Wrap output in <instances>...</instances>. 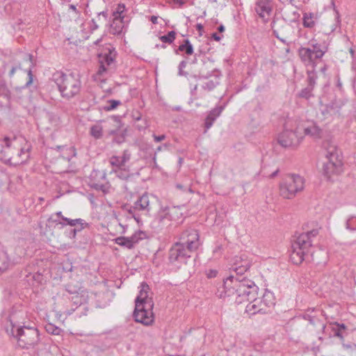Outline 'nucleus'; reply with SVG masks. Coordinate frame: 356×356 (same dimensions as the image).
<instances>
[{
  "mask_svg": "<svg viewBox=\"0 0 356 356\" xmlns=\"http://www.w3.org/2000/svg\"><path fill=\"white\" fill-rule=\"evenodd\" d=\"M342 346L346 349L356 350V343H350V344L342 343Z\"/></svg>",
  "mask_w": 356,
  "mask_h": 356,
  "instance_id": "55",
  "label": "nucleus"
},
{
  "mask_svg": "<svg viewBox=\"0 0 356 356\" xmlns=\"http://www.w3.org/2000/svg\"><path fill=\"white\" fill-rule=\"evenodd\" d=\"M176 38V33L174 31H169L168 34L162 35L159 38L163 43L171 44L174 42Z\"/></svg>",
  "mask_w": 356,
  "mask_h": 356,
  "instance_id": "37",
  "label": "nucleus"
},
{
  "mask_svg": "<svg viewBox=\"0 0 356 356\" xmlns=\"http://www.w3.org/2000/svg\"><path fill=\"white\" fill-rule=\"evenodd\" d=\"M153 137H154V140L157 143L165 140L166 138L165 135H164V134H162L160 136L153 135Z\"/></svg>",
  "mask_w": 356,
  "mask_h": 356,
  "instance_id": "53",
  "label": "nucleus"
},
{
  "mask_svg": "<svg viewBox=\"0 0 356 356\" xmlns=\"http://www.w3.org/2000/svg\"><path fill=\"white\" fill-rule=\"evenodd\" d=\"M254 10L261 18H268L272 12L271 0H258L255 3Z\"/></svg>",
  "mask_w": 356,
  "mask_h": 356,
  "instance_id": "17",
  "label": "nucleus"
},
{
  "mask_svg": "<svg viewBox=\"0 0 356 356\" xmlns=\"http://www.w3.org/2000/svg\"><path fill=\"white\" fill-rule=\"evenodd\" d=\"M341 108V104L339 102L333 101L325 106L322 111V114L325 116L327 115H334L339 114Z\"/></svg>",
  "mask_w": 356,
  "mask_h": 356,
  "instance_id": "26",
  "label": "nucleus"
},
{
  "mask_svg": "<svg viewBox=\"0 0 356 356\" xmlns=\"http://www.w3.org/2000/svg\"><path fill=\"white\" fill-rule=\"evenodd\" d=\"M122 158L118 156H112L109 160L110 164L113 167H115L117 169L122 168L125 163L122 162Z\"/></svg>",
  "mask_w": 356,
  "mask_h": 356,
  "instance_id": "36",
  "label": "nucleus"
},
{
  "mask_svg": "<svg viewBox=\"0 0 356 356\" xmlns=\"http://www.w3.org/2000/svg\"><path fill=\"white\" fill-rule=\"evenodd\" d=\"M178 210L179 209L173 207H166L163 209L157 216V220L159 222H163L165 219L168 220H172L175 219V216H178Z\"/></svg>",
  "mask_w": 356,
  "mask_h": 356,
  "instance_id": "20",
  "label": "nucleus"
},
{
  "mask_svg": "<svg viewBox=\"0 0 356 356\" xmlns=\"http://www.w3.org/2000/svg\"><path fill=\"white\" fill-rule=\"evenodd\" d=\"M309 321L310 324H314V318L309 314H305L302 316H298L291 319L289 322L291 326H296L301 325L305 321Z\"/></svg>",
  "mask_w": 356,
  "mask_h": 356,
  "instance_id": "29",
  "label": "nucleus"
},
{
  "mask_svg": "<svg viewBox=\"0 0 356 356\" xmlns=\"http://www.w3.org/2000/svg\"><path fill=\"white\" fill-rule=\"evenodd\" d=\"M78 222H81V218L70 219L64 216L62 220L61 225L64 227L65 225L76 226Z\"/></svg>",
  "mask_w": 356,
  "mask_h": 356,
  "instance_id": "43",
  "label": "nucleus"
},
{
  "mask_svg": "<svg viewBox=\"0 0 356 356\" xmlns=\"http://www.w3.org/2000/svg\"><path fill=\"white\" fill-rule=\"evenodd\" d=\"M133 207L137 211H145L149 213L150 207L149 197L147 193H144L138 197V199L134 203Z\"/></svg>",
  "mask_w": 356,
  "mask_h": 356,
  "instance_id": "18",
  "label": "nucleus"
},
{
  "mask_svg": "<svg viewBox=\"0 0 356 356\" xmlns=\"http://www.w3.org/2000/svg\"><path fill=\"white\" fill-rule=\"evenodd\" d=\"M149 289V286L145 282L141 283L139 294L135 300L136 305H145V306L148 307L149 309L153 308V301L152 300V298H148Z\"/></svg>",
  "mask_w": 356,
  "mask_h": 356,
  "instance_id": "16",
  "label": "nucleus"
},
{
  "mask_svg": "<svg viewBox=\"0 0 356 356\" xmlns=\"http://www.w3.org/2000/svg\"><path fill=\"white\" fill-rule=\"evenodd\" d=\"M225 292L219 291L216 295L219 298L227 299L229 301H234L236 304H241L249 301L246 306L245 312L250 315L257 313L266 314L268 311L261 304L260 298H257L258 286L251 280H229L227 281Z\"/></svg>",
  "mask_w": 356,
  "mask_h": 356,
  "instance_id": "1",
  "label": "nucleus"
},
{
  "mask_svg": "<svg viewBox=\"0 0 356 356\" xmlns=\"http://www.w3.org/2000/svg\"><path fill=\"white\" fill-rule=\"evenodd\" d=\"M186 65H187V62L186 60H181L179 63V66H178V69H179L178 74L179 76H186L188 74L187 72H186L183 70V69L186 67Z\"/></svg>",
  "mask_w": 356,
  "mask_h": 356,
  "instance_id": "48",
  "label": "nucleus"
},
{
  "mask_svg": "<svg viewBox=\"0 0 356 356\" xmlns=\"http://www.w3.org/2000/svg\"><path fill=\"white\" fill-rule=\"evenodd\" d=\"M305 188V179L299 175H287L280 184V195L292 199Z\"/></svg>",
  "mask_w": 356,
  "mask_h": 356,
  "instance_id": "6",
  "label": "nucleus"
},
{
  "mask_svg": "<svg viewBox=\"0 0 356 356\" xmlns=\"http://www.w3.org/2000/svg\"><path fill=\"white\" fill-rule=\"evenodd\" d=\"M21 69H22V66L19 63H16L15 65H13L11 69L9 71V73H8L10 77H12L15 74L17 70H21Z\"/></svg>",
  "mask_w": 356,
  "mask_h": 356,
  "instance_id": "51",
  "label": "nucleus"
},
{
  "mask_svg": "<svg viewBox=\"0 0 356 356\" xmlns=\"http://www.w3.org/2000/svg\"><path fill=\"white\" fill-rule=\"evenodd\" d=\"M302 24L305 28H313L316 24V16L312 13H304Z\"/></svg>",
  "mask_w": 356,
  "mask_h": 356,
  "instance_id": "28",
  "label": "nucleus"
},
{
  "mask_svg": "<svg viewBox=\"0 0 356 356\" xmlns=\"http://www.w3.org/2000/svg\"><path fill=\"white\" fill-rule=\"evenodd\" d=\"M131 156V154L129 149H125L122 152V156H120L122 160V162H124V163H127L130 161Z\"/></svg>",
  "mask_w": 356,
  "mask_h": 356,
  "instance_id": "50",
  "label": "nucleus"
},
{
  "mask_svg": "<svg viewBox=\"0 0 356 356\" xmlns=\"http://www.w3.org/2000/svg\"><path fill=\"white\" fill-rule=\"evenodd\" d=\"M346 227L350 231L356 230V216H352L348 218L346 222Z\"/></svg>",
  "mask_w": 356,
  "mask_h": 356,
  "instance_id": "42",
  "label": "nucleus"
},
{
  "mask_svg": "<svg viewBox=\"0 0 356 356\" xmlns=\"http://www.w3.org/2000/svg\"><path fill=\"white\" fill-rule=\"evenodd\" d=\"M219 84V82L217 81V79H216V80H209V81H207L206 82H204L202 86V88L204 90H207V91H211L213 90Z\"/></svg>",
  "mask_w": 356,
  "mask_h": 356,
  "instance_id": "41",
  "label": "nucleus"
},
{
  "mask_svg": "<svg viewBox=\"0 0 356 356\" xmlns=\"http://www.w3.org/2000/svg\"><path fill=\"white\" fill-rule=\"evenodd\" d=\"M127 211H128V213L129 214L132 215V216L134 218L135 220L138 221V219L136 218V216L134 214L135 211H137V209H134L133 206H131V207H129V208L127 209Z\"/></svg>",
  "mask_w": 356,
  "mask_h": 356,
  "instance_id": "54",
  "label": "nucleus"
},
{
  "mask_svg": "<svg viewBox=\"0 0 356 356\" xmlns=\"http://www.w3.org/2000/svg\"><path fill=\"white\" fill-rule=\"evenodd\" d=\"M206 274L208 278H213L216 277L218 271L214 269H210L208 271H207Z\"/></svg>",
  "mask_w": 356,
  "mask_h": 356,
  "instance_id": "52",
  "label": "nucleus"
},
{
  "mask_svg": "<svg viewBox=\"0 0 356 356\" xmlns=\"http://www.w3.org/2000/svg\"><path fill=\"white\" fill-rule=\"evenodd\" d=\"M262 302L261 304L264 308L268 312V309L273 307L275 304V299L273 292L268 289L265 290L262 296V298L260 299Z\"/></svg>",
  "mask_w": 356,
  "mask_h": 356,
  "instance_id": "24",
  "label": "nucleus"
},
{
  "mask_svg": "<svg viewBox=\"0 0 356 356\" xmlns=\"http://www.w3.org/2000/svg\"><path fill=\"white\" fill-rule=\"evenodd\" d=\"M302 140L296 131L289 129L284 130L278 135L277 143L283 147H297Z\"/></svg>",
  "mask_w": 356,
  "mask_h": 356,
  "instance_id": "12",
  "label": "nucleus"
},
{
  "mask_svg": "<svg viewBox=\"0 0 356 356\" xmlns=\"http://www.w3.org/2000/svg\"><path fill=\"white\" fill-rule=\"evenodd\" d=\"M145 236L146 234L144 232L139 230L128 238L134 247V245L137 244L140 240L143 239Z\"/></svg>",
  "mask_w": 356,
  "mask_h": 356,
  "instance_id": "34",
  "label": "nucleus"
},
{
  "mask_svg": "<svg viewBox=\"0 0 356 356\" xmlns=\"http://www.w3.org/2000/svg\"><path fill=\"white\" fill-rule=\"evenodd\" d=\"M332 331L334 333V336L343 341L344 337L347 334V326L343 323H339L337 322L331 323Z\"/></svg>",
  "mask_w": 356,
  "mask_h": 356,
  "instance_id": "23",
  "label": "nucleus"
},
{
  "mask_svg": "<svg viewBox=\"0 0 356 356\" xmlns=\"http://www.w3.org/2000/svg\"><path fill=\"white\" fill-rule=\"evenodd\" d=\"M325 53V50L323 49L322 45L314 40L309 42L307 47H300L298 49L301 60L306 65H312L313 67L315 66L316 60L321 59Z\"/></svg>",
  "mask_w": 356,
  "mask_h": 356,
  "instance_id": "9",
  "label": "nucleus"
},
{
  "mask_svg": "<svg viewBox=\"0 0 356 356\" xmlns=\"http://www.w3.org/2000/svg\"><path fill=\"white\" fill-rule=\"evenodd\" d=\"M218 31L220 32V33H222L225 31V26L221 24L218 27Z\"/></svg>",
  "mask_w": 356,
  "mask_h": 356,
  "instance_id": "64",
  "label": "nucleus"
},
{
  "mask_svg": "<svg viewBox=\"0 0 356 356\" xmlns=\"http://www.w3.org/2000/svg\"><path fill=\"white\" fill-rule=\"evenodd\" d=\"M90 134L95 139H99L103 136V129L100 125L95 124L90 128Z\"/></svg>",
  "mask_w": 356,
  "mask_h": 356,
  "instance_id": "35",
  "label": "nucleus"
},
{
  "mask_svg": "<svg viewBox=\"0 0 356 356\" xmlns=\"http://www.w3.org/2000/svg\"><path fill=\"white\" fill-rule=\"evenodd\" d=\"M56 217H57L58 218H59L60 220H63V218H64V216H63V213L61 211H58L56 212V213L54 214Z\"/></svg>",
  "mask_w": 356,
  "mask_h": 356,
  "instance_id": "62",
  "label": "nucleus"
},
{
  "mask_svg": "<svg viewBox=\"0 0 356 356\" xmlns=\"http://www.w3.org/2000/svg\"><path fill=\"white\" fill-rule=\"evenodd\" d=\"M42 275L40 274V273H35V275H33V278L34 280L37 281L38 282H42Z\"/></svg>",
  "mask_w": 356,
  "mask_h": 356,
  "instance_id": "56",
  "label": "nucleus"
},
{
  "mask_svg": "<svg viewBox=\"0 0 356 356\" xmlns=\"http://www.w3.org/2000/svg\"><path fill=\"white\" fill-rule=\"evenodd\" d=\"M45 330L48 333L54 335H59L62 332V330L60 327L54 325L52 323H47L45 325Z\"/></svg>",
  "mask_w": 356,
  "mask_h": 356,
  "instance_id": "40",
  "label": "nucleus"
},
{
  "mask_svg": "<svg viewBox=\"0 0 356 356\" xmlns=\"http://www.w3.org/2000/svg\"><path fill=\"white\" fill-rule=\"evenodd\" d=\"M117 56V51L113 46L108 44L103 48L102 51L98 54L99 67L97 74L103 76L112 65H115V60Z\"/></svg>",
  "mask_w": 356,
  "mask_h": 356,
  "instance_id": "10",
  "label": "nucleus"
},
{
  "mask_svg": "<svg viewBox=\"0 0 356 356\" xmlns=\"http://www.w3.org/2000/svg\"><path fill=\"white\" fill-rule=\"evenodd\" d=\"M273 35L282 43L289 45L292 42L291 39L294 36V28L286 23H284L281 26L280 32L277 30L273 29Z\"/></svg>",
  "mask_w": 356,
  "mask_h": 356,
  "instance_id": "15",
  "label": "nucleus"
},
{
  "mask_svg": "<svg viewBox=\"0 0 356 356\" xmlns=\"http://www.w3.org/2000/svg\"><path fill=\"white\" fill-rule=\"evenodd\" d=\"M316 79H317V75H316V72L312 70H307V86L308 87H311L312 88H314L315 86H316Z\"/></svg>",
  "mask_w": 356,
  "mask_h": 356,
  "instance_id": "33",
  "label": "nucleus"
},
{
  "mask_svg": "<svg viewBox=\"0 0 356 356\" xmlns=\"http://www.w3.org/2000/svg\"><path fill=\"white\" fill-rule=\"evenodd\" d=\"M126 129H124L122 132L119 133L118 135H116L113 138V142L121 144L124 142L125 140V136H126Z\"/></svg>",
  "mask_w": 356,
  "mask_h": 356,
  "instance_id": "45",
  "label": "nucleus"
},
{
  "mask_svg": "<svg viewBox=\"0 0 356 356\" xmlns=\"http://www.w3.org/2000/svg\"><path fill=\"white\" fill-rule=\"evenodd\" d=\"M152 309H149L145 305H135L134 317L136 322L145 325H150L154 322V314Z\"/></svg>",
  "mask_w": 356,
  "mask_h": 356,
  "instance_id": "13",
  "label": "nucleus"
},
{
  "mask_svg": "<svg viewBox=\"0 0 356 356\" xmlns=\"http://www.w3.org/2000/svg\"><path fill=\"white\" fill-rule=\"evenodd\" d=\"M173 3L176 5H178L179 7H181L185 3L184 0H172Z\"/></svg>",
  "mask_w": 356,
  "mask_h": 356,
  "instance_id": "58",
  "label": "nucleus"
},
{
  "mask_svg": "<svg viewBox=\"0 0 356 356\" xmlns=\"http://www.w3.org/2000/svg\"><path fill=\"white\" fill-rule=\"evenodd\" d=\"M26 60L29 62L30 65L29 69L26 70L29 80L26 83L25 86L29 87L32 83L33 78L32 72V68L33 67V56L31 54H28L26 56Z\"/></svg>",
  "mask_w": 356,
  "mask_h": 356,
  "instance_id": "30",
  "label": "nucleus"
},
{
  "mask_svg": "<svg viewBox=\"0 0 356 356\" xmlns=\"http://www.w3.org/2000/svg\"><path fill=\"white\" fill-rule=\"evenodd\" d=\"M323 129L316 122H312L309 126L304 128V134L314 139H320L323 136Z\"/></svg>",
  "mask_w": 356,
  "mask_h": 356,
  "instance_id": "21",
  "label": "nucleus"
},
{
  "mask_svg": "<svg viewBox=\"0 0 356 356\" xmlns=\"http://www.w3.org/2000/svg\"><path fill=\"white\" fill-rule=\"evenodd\" d=\"M47 222L49 224V225H60L62 220H60L59 218L56 217L54 215H51L50 217L47 219Z\"/></svg>",
  "mask_w": 356,
  "mask_h": 356,
  "instance_id": "49",
  "label": "nucleus"
},
{
  "mask_svg": "<svg viewBox=\"0 0 356 356\" xmlns=\"http://www.w3.org/2000/svg\"><path fill=\"white\" fill-rule=\"evenodd\" d=\"M115 243L122 247L127 248L128 249H132L134 248L131 242L129 241L128 237L119 236L115 239Z\"/></svg>",
  "mask_w": 356,
  "mask_h": 356,
  "instance_id": "32",
  "label": "nucleus"
},
{
  "mask_svg": "<svg viewBox=\"0 0 356 356\" xmlns=\"http://www.w3.org/2000/svg\"><path fill=\"white\" fill-rule=\"evenodd\" d=\"M326 157L327 159V161L323 165V175L330 179L332 175L339 172L341 165V162L338 159L337 154L335 152L334 147H332L331 150L327 151Z\"/></svg>",
  "mask_w": 356,
  "mask_h": 356,
  "instance_id": "11",
  "label": "nucleus"
},
{
  "mask_svg": "<svg viewBox=\"0 0 356 356\" xmlns=\"http://www.w3.org/2000/svg\"><path fill=\"white\" fill-rule=\"evenodd\" d=\"M225 105L216 106L208 113L204 122L205 131L212 127L217 118L220 115L221 113L225 109Z\"/></svg>",
  "mask_w": 356,
  "mask_h": 356,
  "instance_id": "19",
  "label": "nucleus"
},
{
  "mask_svg": "<svg viewBox=\"0 0 356 356\" xmlns=\"http://www.w3.org/2000/svg\"><path fill=\"white\" fill-rule=\"evenodd\" d=\"M107 15H108V14H107L106 11H102V12L98 13L97 17L99 19L100 16H103L104 17V19H106Z\"/></svg>",
  "mask_w": 356,
  "mask_h": 356,
  "instance_id": "61",
  "label": "nucleus"
},
{
  "mask_svg": "<svg viewBox=\"0 0 356 356\" xmlns=\"http://www.w3.org/2000/svg\"><path fill=\"white\" fill-rule=\"evenodd\" d=\"M106 174L104 171L94 170L90 176V186L92 188L106 193L108 190L107 183H104L106 180Z\"/></svg>",
  "mask_w": 356,
  "mask_h": 356,
  "instance_id": "14",
  "label": "nucleus"
},
{
  "mask_svg": "<svg viewBox=\"0 0 356 356\" xmlns=\"http://www.w3.org/2000/svg\"><path fill=\"white\" fill-rule=\"evenodd\" d=\"M15 337L18 346L22 348H34L40 341V333L37 327L22 326L16 330Z\"/></svg>",
  "mask_w": 356,
  "mask_h": 356,
  "instance_id": "8",
  "label": "nucleus"
},
{
  "mask_svg": "<svg viewBox=\"0 0 356 356\" xmlns=\"http://www.w3.org/2000/svg\"><path fill=\"white\" fill-rule=\"evenodd\" d=\"M125 28L124 17H113L110 27V33L113 35L120 34Z\"/></svg>",
  "mask_w": 356,
  "mask_h": 356,
  "instance_id": "22",
  "label": "nucleus"
},
{
  "mask_svg": "<svg viewBox=\"0 0 356 356\" xmlns=\"http://www.w3.org/2000/svg\"><path fill=\"white\" fill-rule=\"evenodd\" d=\"M150 21H151V22H152V24H158V17L154 16V15L151 16V17H150Z\"/></svg>",
  "mask_w": 356,
  "mask_h": 356,
  "instance_id": "60",
  "label": "nucleus"
},
{
  "mask_svg": "<svg viewBox=\"0 0 356 356\" xmlns=\"http://www.w3.org/2000/svg\"><path fill=\"white\" fill-rule=\"evenodd\" d=\"M116 176L123 180H127L130 177L129 170L126 168H119L113 170Z\"/></svg>",
  "mask_w": 356,
  "mask_h": 356,
  "instance_id": "38",
  "label": "nucleus"
},
{
  "mask_svg": "<svg viewBox=\"0 0 356 356\" xmlns=\"http://www.w3.org/2000/svg\"><path fill=\"white\" fill-rule=\"evenodd\" d=\"M24 140L22 136H13V138L6 136L3 139L4 145L0 152V159L7 162L18 157L21 160L17 163H23L26 161L29 157V147H22L19 145Z\"/></svg>",
  "mask_w": 356,
  "mask_h": 356,
  "instance_id": "5",
  "label": "nucleus"
},
{
  "mask_svg": "<svg viewBox=\"0 0 356 356\" xmlns=\"http://www.w3.org/2000/svg\"><path fill=\"white\" fill-rule=\"evenodd\" d=\"M51 80L56 85L60 96L67 100L76 96L81 91V81L79 74L57 71L53 74Z\"/></svg>",
  "mask_w": 356,
  "mask_h": 356,
  "instance_id": "4",
  "label": "nucleus"
},
{
  "mask_svg": "<svg viewBox=\"0 0 356 356\" xmlns=\"http://www.w3.org/2000/svg\"><path fill=\"white\" fill-rule=\"evenodd\" d=\"M314 89L311 87H305L302 88L297 95L296 97L299 98L305 99L307 100L309 99L311 97H314L313 94Z\"/></svg>",
  "mask_w": 356,
  "mask_h": 356,
  "instance_id": "31",
  "label": "nucleus"
},
{
  "mask_svg": "<svg viewBox=\"0 0 356 356\" xmlns=\"http://www.w3.org/2000/svg\"><path fill=\"white\" fill-rule=\"evenodd\" d=\"M69 8H70V9L72 10H73V11H74L75 13H78L77 9H76V7L74 5H73V4H70V5L69 6Z\"/></svg>",
  "mask_w": 356,
  "mask_h": 356,
  "instance_id": "63",
  "label": "nucleus"
},
{
  "mask_svg": "<svg viewBox=\"0 0 356 356\" xmlns=\"http://www.w3.org/2000/svg\"><path fill=\"white\" fill-rule=\"evenodd\" d=\"M89 224L86 222L84 220L81 219V222H78L76 226H73L74 228H70L68 230H66L65 235L71 238H75L76 234L84 228L88 227Z\"/></svg>",
  "mask_w": 356,
  "mask_h": 356,
  "instance_id": "25",
  "label": "nucleus"
},
{
  "mask_svg": "<svg viewBox=\"0 0 356 356\" xmlns=\"http://www.w3.org/2000/svg\"><path fill=\"white\" fill-rule=\"evenodd\" d=\"M125 10V6L123 3H119L116 8V10L113 12V17H124L122 15Z\"/></svg>",
  "mask_w": 356,
  "mask_h": 356,
  "instance_id": "44",
  "label": "nucleus"
},
{
  "mask_svg": "<svg viewBox=\"0 0 356 356\" xmlns=\"http://www.w3.org/2000/svg\"><path fill=\"white\" fill-rule=\"evenodd\" d=\"M122 102L120 100L109 99L107 102V105L104 106V110L110 111L115 109L118 106L121 105Z\"/></svg>",
  "mask_w": 356,
  "mask_h": 356,
  "instance_id": "39",
  "label": "nucleus"
},
{
  "mask_svg": "<svg viewBox=\"0 0 356 356\" xmlns=\"http://www.w3.org/2000/svg\"><path fill=\"white\" fill-rule=\"evenodd\" d=\"M114 120H115V122H116L117 128L115 129L110 130L108 132V134L115 136L116 135H118L119 134L120 129L122 127V122L117 117H115Z\"/></svg>",
  "mask_w": 356,
  "mask_h": 356,
  "instance_id": "47",
  "label": "nucleus"
},
{
  "mask_svg": "<svg viewBox=\"0 0 356 356\" xmlns=\"http://www.w3.org/2000/svg\"><path fill=\"white\" fill-rule=\"evenodd\" d=\"M318 233V229L314 228L296 236L292 242L290 254L291 260L294 264H300L303 261L307 259L309 254H312L311 250L314 238L316 237Z\"/></svg>",
  "mask_w": 356,
  "mask_h": 356,
  "instance_id": "3",
  "label": "nucleus"
},
{
  "mask_svg": "<svg viewBox=\"0 0 356 356\" xmlns=\"http://www.w3.org/2000/svg\"><path fill=\"white\" fill-rule=\"evenodd\" d=\"M199 234L194 229L184 231L169 251V261L172 264H186L191 254L196 251L200 245Z\"/></svg>",
  "mask_w": 356,
  "mask_h": 356,
  "instance_id": "2",
  "label": "nucleus"
},
{
  "mask_svg": "<svg viewBox=\"0 0 356 356\" xmlns=\"http://www.w3.org/2000/svg\"><path fill=\"white\" fill-rule=\"evenodd\" d=\"M195 28L199 31L200 35H202V32L203 31L204 29L203 25L202 24H197Z\"/></svg>",
  "mask_w": 356,
  "mask_h": 356,
  "instance_id": "57",
  "label": "nucleus"
},
{
  "mask_svg": "<svg viewBox=\"0 0 356 356\" xmlns=\"http://www.w3.org/2000/svg\"><path fill=\"white\" fill-rule=\"evenodd\" d=\"M211 38L216 41H220L221 40V37L216 33H212Z\"/></svg>",
  "mask_w": 356,
  "mask_h": 356,
  "instance_id": "59",
  "label": "nucleus"
},
{
  "mask_svg": "<svg viewBox=\"0 0 356 356\" xmlns=\"http://www.w3.org/2000/svg\"><path fill=\"white\" fill-rule=\"evenodd\" d=\"M250 267V262L248 259L247 256L245 254H241V256H236L234 258V264L232 268V273L227 278L223 279V283L220 286L218 287L216 293H218L219 291L223 292L225 291V284L227 281L235 280H249L246 277L243 276L244 273H245Z\"/></svg>",
  "mask_w": 356,
  "mask_h": 356,
  "instance_id": "7",
  "label": "nucleus"
},
{
  "mask_svg": "<svg viewBox=\"0 0 356 356\" xmlns=\"http://www.w3.org/2000/svg\"><path fill=\"white\" fill-rule=\"evenodd\" d=\"M179 51L184 52L187 56H191L193 54V47L189 40H184L183 43L180 44L177 49H175L176 54H178Z\"/></svg>",
  "mask_w": 356,
  "mask_h": 356,
  "instance_id": "27",
  "label": "nucleus"
},
{
  "mask_svg": "<svg viewBox=\"0 0 356 356\" xmlns=\"http://www.w3.org/2000/svg\"><path fill=\"white\" fill-rule=\"evenodd\" d=\"M0 95L3 96L8 101L11 98V92L5 85L0 86Z\"/></svg>",
  "mask_w": 356,
  "mask_h": 356,
  "instance_id": "46",
  "label": "nucleus"
}]
</instances>
